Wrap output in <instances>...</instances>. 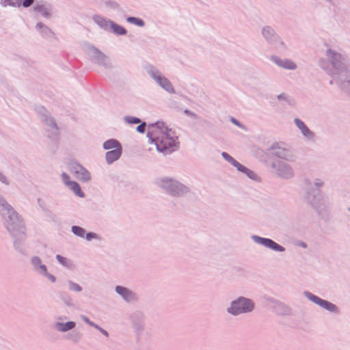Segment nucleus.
<instances>
[{
  "instance_id": "58836bf2",
  "label": "nucleus",
  "mask_w": 350,
  "mask_h": 350,
  "mask_svg": "<svg viewBox=\"0 0 350 350\" xmlns=\"http://www.w3.org/2000/svg\"><path fill=\"white\" fill-rule=\"evenodd\" d=\"M46 124L50 126H51L53 129L57 130V125L54 121V120L52 118H46L45 120Z\"/></svg>"
},
{
  "instance_id": "a19ab883",
  "label": "nucleus",
  "mask_w": 350,
  "mask_h": 350,
  "mask_svg": "<svg viewBox=\"0 0 350 350\" xmlns=\"http://www.w3.org/2000/svg\"><path fill=\"white\" fill-rule=\"evenodd\" d=\"M93 327H94L95 329H98L100 332H101L106 337H108L109 336V334L108 332L104 329L103 328H102L101 327H100L98 325L96 324V323H94V325H92Z\"/></svg>"
},
{
  "instance_id": "c85d7f7f",
  "label": "nucleus",
  "mask_w": 350,
  "mask_h": 350,
  "mask_svg": "<svg viewBox=\"0 0 350 350\" xmlns=\"http://www.w3.org/2000/svg\"><path fill=\"white\" fill-rule=\"evenodd\" d=\"M77 196L79 197H83L84 194L81 190V187L79 185L76 183L75 181H73L72 183H70V185L68 186Z\"/></svg>"
},
{
  "instance_id": "cd10ccee",
  "label": "nucleus",
  "mask_w": 350,
  "mask_h": 350,
  "mask_svg": "<svg viewBox=\"0 0 350 350\" xmlns=\"http://www.w3.org/2000/svg\"><path fill=\"white\" fill-rule=\"evenodd\" d=\"M66 338L70 341L76 343L81 340V334L79 332L74 330L67 334Z\"/></svg>"
},
{
  "instance_id": "1a4fd4ad",
  "label": "nucleus",
  "mask_w": 350,
  "mask_h": 350,
  "mask_svg": "<svg viewBox=\"0 0 350 350\" xmlns=\"http://www.w3.org/2000/svg\"><path fill=\"white\" fill-rule=\"evenodd\" d=\"M68 170L74 176L81 181L86 182L90 179V174L83 166L76 162L68 164Z\"/></svg>"
},
{
  "instance_id": "f8f14e48",
  "label": "nucleus",
  "mask_w": 350,
  "mask_h": 350,
  "mask_svg": "<svg viewBox=\"0 0 350 350\" xmlns=\"http://www.w3.org/2000/svg\"><path fill=\"white\" fill-rule=\"evenodd\" d=\"M323 198L319 189H308L305 195L306 202L312 207L317 208Z\"/></svg>"
},
{
  "instance_id": "ea45409f",
  "label": "nucleus",
  "mask_w": 350,
  "mask_h": 350,
  "mask_svg": "<svg viewBox=\"0 0 350 350\" xmlns=\"http://www.w3.org/2000/svg\"><path fill=\"white\" fill-rule=\"evenodd\" d=\"M56 259L63 266H67L68 265L66 258L63 257V256H62L61 255H59V254L56 255Z\"/></svg>"
},
{
  "instance_id": "de8ad7c7",
  "label": "nucleus",
  "mask_w": 350,
  "mask_h": 350,
  "mask_svg": "<svg viewBox=\"0 0 350 350\" xmlns=\"http://www.w3.org/2000/svg\"><path fill=\"white\" fill-rule=\"evenodd\" d=\"M231 122H232L234 124H235V125L238 126L239 127H241V124L239 123V122L238 120H237L235 118H231Z\"/></svg>"
},
{
  "instance_id": "a211bd4d",
  "label": "nucleus",
  "mask_w": 350,
  "mask_h": 350,
  "mask_svg": "<svg viewBox=\"0 0 350 350\" xmlns=\"http://www.w3.org/2000/svg\"><path fill=\"white\" fill-rule=\"evenodd\" d=\"M262 34L263 37L270 43L275 42L280 39L275 31L269 26L262 27Z\"/></svg>"
},
{
  "instance_id": "6ab92c4d",
  "label": "nucleus",
  "mask_w": 350,
  "mask_h": 350,
  "mask_svg": "<svg viewBox=\"0 0 350 350\" xmlns=\"http://www.w3.org/2000/svg\"><path fill=\"white\" fill-rule=\"evenodd\" d=\"M271 154L274 156L288 160L290 157L289 151L284 148L280 147L278 145H273L271 148Z\"/></svg>"
},
{
  "instance_id": "412c9836",
  "label": "nucleus",
  "mask_w": 350,
  "mask_h": 350,
  "mask_svg": "<svg viewBox=\"0 0 350 350\" xmlns=\"http://www.w3.org/2000/svg\"><path fill=\"white\" fill-rule=\"evenodd\" d=\"M31 263L34 270L39 274L46 273V267L42 263L40 258L38 256H33L31 259Z\"/></svg>"
},
{
  "instance_id": "9d476101",
  "label": "nucleus",
  "mask_w": 350,
  "mask_h": 350,
  "mask_svg": "<svg viewBox=\"0 0 350 350\" xmlns=\"http://www.w3.org/2000/svg\"><path fill=\"white\" fill-rule=\"evenodd\" d=\"M251 239L257 244L261 245L273 251L282 252L285 250L284 247L278 244L273 240L267 238H263L257 235H252Z\"/></svg>"
},
{
  "instance_id": "f03ea898",
  "label": "nucleus",
  "mask_w": 350,
  "mask_h": 350,
  "mask_svg": "<svg viewBox=\"0 0 350 350\" xmlns=\"http://www.w3.org/2000/svg\"><path fill=\"white\" fill-rule=\"evenodd\" d=\"M147 136L151 139V146L158 152L167 154L176 144L177 137L163 122L148 125Z\"/></svg>"
},
{
  "instance_id": "39448f33",
  "label": "nucleus",
  "mask_w": 350,
  "mask_h": 350,
  "mask_svg": "<svg viewBox=\"0 0 350 350\" xmlns=\"http://www.w3.org/2000/svg\"><path fill=\"white\" fill-rule=\"evenodd\" d=\"M160 187L172 196H183L189 191L187 187L177 180L171 178L161 179L159 183Z\"/></svg>"
},
{
  "instance_id": "c03bdc74",
  "label": "nucleus",
  "mask_w": 350,
  "mask_h": 350,
  "mask_svg": "<svg viewBox=\"0 0 350 350\" xmlns=\"http://www.w3.org/2000/svg\"><path fill=\"white\" fill-rule=\"evenodd\" d=\"M97 234L94 232H89L86 234L85 238L88 241H90L92 239H96Z\"/></svg>"
},
{
  "instance_id": "f257e3e1",
  "label": "nucleus",
  "mask_w": 350,
  "mask_h": 350,
  "mask_svg": "<svg viewBox=\"0 0 350 350\" xmlns=\"http://www.w3.org/2000/svg\"><path fill=\"white\" fill-rule=\"evenodd\" d=\"M0 215L2 217L5 228L14 239V247L18 250H21L26 237L25 226L18 214L1 195Z\"/></svg>"
},
{
  "instance_id": "37998d69",
  "label": "nucleus",
  "mask_w": 350,
  "mask_h": 350,
  "mask_svg": "<svg viewBox=\"0 0 350 350\" xmlns=\"http://www.w3.org/2000/svg\"><path fill=\"white\" fill-rule=\"evenodd\" d=\"M146 126V122H142V124H140L137 127V129H137V131L139 133H144V131H145Z\"/></svg>"
},
{
  "instance_id": "79ce46f5",
  "label": "nucleus",
  "mask_w": 350,
  "mask_h": 350,
  "mask_svg": "<svg viewBox=\"0 0 350 350\" xmlns=\"http://www.w3.org/2000/svg\"><path fill=\"white\" fill-rule=\"evenodd\" d=\"M80 318L90 326L94 325V322L91 321L86 316L81 315Z\"/></svg>"
},
{
  "instance_id": "dca6fc26",
  "label": "nucleus",
  "mask_w": 350,
  "mask_h": 350,
  "mask_svg": "<svg viewBox=\"0 0 350 350\" xmlns=\"http://www.w3.org/2000/svg\"><path fill=\"white\" fill-rule=\"evenodd\" d=\"M115 290H116V292L124 301H126L127 302H131V301H135L137 299L135 293L124 286H116Z\"/></svg>"
},
{
  "instance_id": "ddd939ff",
  "label": "nucleus",
  "mask_w": 350,
  "mask_h": 350,
  "mask_svg": "<svg viewBox=\"0 0 350 350\" xmlns=\"http://www.w3.org/2000/svg\"><path fill=\"white\" fill-rule=\"evenodd\" d=\"M271 60L278 67L284 70H295L297 68V64L293 60L287 58H280L278 56L272 55Z\"/></svg>"
},
{
  "instance_id": "7c9ffc66",
  "label": "nucleus",
  "mask_w": 350,
  "mask_h": 350,
  "mask_svg": "<svg viewBox=\"0 0 350 350\" xmlns=\"http://www.w3.org/2000/svg\"><path fill=\"white\" fill-rule=\"evenodd\" d=\"M109 29H111L114 33L120 35H124L126 33V30L124 27L111 22L110 28Z\"/></svg>"
},
{
  "instance_id": "8fccbe9b",
  "label": "nucleus",
  "mask_w": 350,
  "mask_h": 350,
  "mask_svg": "<svg viewBox=\"0 0 350 350\" xmlns=\"http://www.w3.org/2000/svg\"><path fill=\"white\" fill-rule=\"evenodd\" d=\"M65 303L66 304V305L69 306L70 304L68 303V301H66V302L65 301Z\"/></svg>"
},
{
  "instance_id": "bb28decb",
  "label": "nucleus",
  "mask_w": 350,
  "mask_h": 350,
  "mask_svg": "<svg viewBox=\"0 0 350 350\" xmlns=\"http://www.w3.org/2000/svg\"><path fill=\"white\" fill-rule=\"evenodd\" d=\"M94 21L100 27L105 29H109V28H110L112 22L110 21H107L105 18H103L100 16L95 17Z\"/></svg>"
},
{
  "instance_id": "4c0bfd02",
  "label": "nucleus",
  "mask_w": 350,
  "mask_h": 350,
  "mask_svg": "<svg viewBox=\"0 0 350 350\" xmlns=\"http://www.w3.org/2000/svg\"><path fill=\"white\" fill-rule=\"evenodd\" d=\"M61 176H62V179L63 182L64 183V184L66 186H69L70 183L73 182L72 180H70V177L66 173L63 172Z\"/></svg>"
},
{
  "instance_id": "c9c22d12",
  "label": "nucleus",
  "mask_w": 350,
  "mask_h": 350,
  "mask_svg": "<svg viewBox=\"0 0 350 350\" xmlns=\"http://www.w3.org/2000/svg\"><path fill=\"white\" fill-rule=\"evenodd\" d=\"M124 120L129 124H138L141 122L139 118L132 116H126Z\"/></svg>"
},
{
  "instance_id": "4be33fe9",
  "label": "nucleus",
  "mask_w": 350,
  "mask_h": 350,
  "mask_svg": "<svg viewBox=\"0 0 350 350\" xmlns=\"http://www.w3.org/2000/svg\"><path fill=\"white\" fill-rule=\"evenodd\" d=\"M121 147H118V148H116V149L107 152L105 158L107 163L110 164L118 159L121 155Z\"/></svg>"
},
{
  "instance_id": "5701e85b",
  "label": "nucleus",
  "mask_w": 350,
  "mask_h": 350,
  "mask_svg": "<svg viewBox=\"0 0 350 350\" xmlns=\"http://www.w3.org/2000/svg\"><path fill=\"white\" fill-rule=\"evenodd\" d=\"M6 4L12 7L24 8L30 7L34 2V0H5Z\"/></svg>"
},
{
  "instance_id": "f3484780",
  "label": "nucleus",
  "mask_w": 350,
  "mask_h": 350,
  "mask_svg": "<svg viewBox=\"0 0 350 350\" xmlns=\"http://www.w3.org/2000/svg\"><path fill=\"white\" fill-rule=\"evenodd\" d=\"M33 10L40 13L43 17L49 18L52 14L51 6L42 1H37L34 6Z\"/></svg>"
},
{
  "instance_id": "72a5a7b5",
  "label": "nucleus",
  "mask_w": 350,
  "mask_h": 350,
  "mask_svg": "<svg viewBox=\"0 0 350 350\" xmlns=\"http://www.w3.org/2000/svg\"><path fill=\"white\" fill-rule=\"evenodd\" d=\"M68 288L70 291H76V292H81L82 291V288L78 284H77L72 281H68Z\"/></svg>"
},
{
  "instance_id": "b1692460",
  "label": "nucleus",
  "mask_w": 350,
  "mask_h": 350,
  "mask_svg": "<svg viewBox=\"0 0 350 350\" xmlns=\"http://www.w3.org/2000/svg\"><path fill=\"white\" fill-rule=\"evenodd\" d=\"M232 165L234 166L239 172L245 174L250 178L252 180L257 179V175L253 171L249 170L238 161H235Z\"/></svg>"
},
{
  "instance_id": "6e6552de",
  "label": "nucleus",
  "mask_w": 350,
  "mask_h": 350,
  "mask_svg": "<svg viewBox=\"0 0 350 350\" xmlns=\"http://www.w3.org/2000/svg\"><path fill=\"white\" fill-rule=\"evenodd\" d=\"M149 75L153 80L163 90L169 93L173 94L175 92L174 89L170 82V81L163 77L161 73L154 68H150L148 70Z\"/></svg>"
},
{
  "instance_id": "393cba45",
  "label": "nucleus",
  "mask_w": 350,
  "mask_h": 350,
  "mask_svg": "<svg viewBox=\"0 0 350 350\" xmlns=\"http://www.w3.org/2000/svg\"><path fill=\"white\" fill-rule=\"evenodd\" d=\"M308 189H319L325 185V180L323 178L316 177L312 180H306Z\"/></svg>"
},
{
  "instance_id": "20e7f679",
  "label": "nucleus",
  "mask_w": 350,
  "mask_h": 350,
  "mask_svg": "<svg viewBox=\"0 0 350 350\" xmlns=\"http://www.w3.org/2000/svg\"><path fill=\"white\" fill-rule=\"evenodd\" d=\"M327 59H322L320 61V66L322 68L329 72L331 75H334V70H339L341 62V55L338 53L327 49L326 51Z\"/></svg>"
},
{
  "instance_id": "9b49d317",
  "label": "nucleus",
  "mask_w": 350,
  "mask_h": 350,
  "mask_svg": "<svg viewBox=\"0 0 350 350\" xmlns=\"http://www.w3.org/2000/svg\"><path fill=\"white\" fill-rule=\"evenodd\" d=\"M304 295L305 297L308 299L310 301H312L313 303L316 304L317 305L319 306L320 307L331 312H336V306L326 301L324 299H321L320 297L313 295L312 293L305 291L304 293Z\"/></svg>"
},
{
  "instance_id": "49530a36",
  "label": "nucleus",
  "mask_w": 350,
  "mask_h": 350,
  "mask_svg": "<svg viewBox=\"0 0 350 350\" xmlns=\"http://www.w3.org/2000/svg\"><path fill=\"white\" fill-rule=\"evenodd\" d=\"M0 181H1L3 183L6 184V185L8 184V178H6V176L5 175H3L1 173H0Z\"/></svg>"
},
{
  "instance_id": "7ed1b4c3",
  "label": "nucleus",
  "mask_w": 350,
  "mask_h": 350,
  "mask_svg": "<svg viewBox=\"0 0 350 350\" xmlns=\"http://www.w3.org/2000/svg\"><path fill=\"white\" fill-rule=\"evenodd\" d=\"M254 309V303L252 299L245 297H239L231 301L226 310L233 316H238L241 314L250 313Z\"/></svg>"
},
{
  "instance_id": "473e14b6",
  "label": "nucleus",
  "mask_w": 350,
  "mask_h": 350,
  "mask_svg": "<svg viewBox=\"0 0 350 350\" xmlns=\"http://www.w3.org/2000/svg\"><path fill=\"white\" fill-rule=\"evenodd\" d=\"M72 232H73V234H75V235L80 237H83V236L85 234L84 229L79 226H72Z\"/></svg>"
},
{
  "instance_id": "3c124183",
  "label": "nucleus",
  "mask_w": 350,
  "mask_h": 350,
  "mask_svg": "<svg viewBox=\"0 0 350 350\" xmlns=\"http://www.w3.org/2000/svg\"><path fill=\"white\" fill-rule=\"evenodd\" d=\"M302 246H303L304 247H306V245H305V244H302Z\"/></svg>"
},
{
  "instance_id": "0eeeda50",
  "label": "nucleus",
  "mask_w": 350,
  "mask_h": 350,
  "mask_svg": "<svg viewBox=\"0 0 350 350\" xmlns=\"http://www.w3.org/2000/svg\"><path fill=\"white\" fill-rule=\"evenodd\" d=\"M271 166L274 173L281 178L289 179L294 176L293 167L286 162L277 160L273 162Z\"/></svg>"
},
{
  "instance_id": "2f4dec72",
  "label": "nucleus",
  "mask_w": 350,
  "mask_h": 350,
  "mask_svg": "<svg viewBox=\"0 0 350 350\" xmlns=\"http://www.w3.org/2000/svg\"><path fill=\"white\" fill-rule=\"evenodd\" d=\"M126 21H127V22H129L130 23L135 24L139 27H143L144 25V21L138 18L131 16V17H128L126 18Z\"/></svg>"
},
{
  "instance_id": "423d86ee",
  "label": "nucleus",
  "mask_w": 350,
  "mask_h": 350,
  "mask_svg": "<svg viewBox=\"0 0 350 350\" xmlns=\"http://www.w3.org/2000/svg\"><path fill=\"white\" fill-rule=\"evenodd\" d=\"M87 53L90 58L97 64L104 66L105 68L111 69L113 65L108 56L92 45L87 46Z\"/></svg>"
},
{
  "instance_id": "f704fd0d",
  "label": "nucleus",
  "mask_w": 350,
  "mask_h": 350,
  "mask_svg": "<svg viewBox=\"0 0 350 350\" xmlns=\"http://www.w3.org/2000/svg\"><path fill=\"white\" fill-rule=\"evenodd\" d=\"M36 28L39 31H42L45 34L51 33V30L42 23H38L36 25Z\"/></svg>"
},
{
  "instance_id": "aec40b11",
  "label": "nucleus",
  "mask_w": 350,
  "mask_h": 350,
  "mask_svg": "<svg viewBox=\"0 0 350 350\" xmlns=\"http://www.w3.org/2000/svg\"><path fill=\"white\" fill-rule=\"evenodd\" d=\"M294 122L300 130L302 135L308 139H312L314 137L313 133L308 128V126L298 118H295Z\"/></svg>"
},
{
  "instance_id": "4468645a",
  "label": "nucleus",
  "mask_w": 350,
  "mask_h": 350,
  "mask_svg": "<svg viewBox=\"0 0 350 350\" xmlns=\"http://www.w3.org/2000/svg\"><path fill=\"white\" fill-rule=\"evenodd\" d=\"M64 319L63 317H59L57 318V321L53 323V327L59 332H67L72 330L76 326L75 321H67L62 322Z\"/></svg>"
},
{
  "instance_id": "2eb2a0df",
  "label": "nucleus",
  "mask_w": 350,
  "mask_h": 350,
  "mask_svg": "<svg viewBox=\"0 0 350 350\" xmlns=\"http://www.w3.org/2000/svg\"><path fill=\"white\" fill-rule=\"evenodd\" d=\"M338 80L342 88L350 94V74L345 69L337 71Z\"/></svg>"
},
{
  "instance_id": "c756f323",
  "label": "nucleus",
  "mask_w": 350,
  "mask_h": 350,
  "mask_svg": "<svg viewBox=\"0 0 350 350\" xmlns=\"http://www.w3.org/2000/svg\"><path fill=\"white\" fill-rule=\"evenodd\" d=\"M118 147H121L120 144L115 139H109L103 144V148L105 150L116 149Z\"/></svg>"
},
{
  "instance_id": "09e8293b",
  "label": "nucleus",
  "mask_w": 350,
  "mask_h": 350,
  "mask_svg": "<svg viewBox=\"0 0 350 350\" xmlns=\"http://www.w3.org/2000/svg\"><path fill=\"white\" fill-rule=\"evenodd\" d=\"M65 303L66 304V305L69 306L70 304L68 303V301H66V302L65 301Z\"/></svg>"
},
{
  "instance_id": "a878e982",
  "label": "nucleus",
  "mask_w": 350,
  "mask_h": 350,
  "mask_svg": "<svg viewBox=\"0 0 350 350\" xmlns=\"http://www.w3.org/2000/svg\"><path fill=\"white\" fill-rule=\"evenodd\" d=\"M133 326L135 329L140 330L144 327V323L142 319H144L142 312H136L131 316Z\"/></svg>"
},
{
  "instance_id": "a18cd8bd",
  "label": "nucleus",
  "mask_w": 350,
  "mask_h": 350,
  "mask_svg": "<svg viewBox=\"0 0 350 350\" xmlns=\"http://www.w3.org/2000/svg\"><path fill=\"white\" fill-rule=\"evenodd\" d=\"M41 275L46 276L52 282H55V277L53 275L49 273L47 271L46 273H42Z\"/></svg>"
},
{
  "instance_id": "e433bc0d",
  "label": "nucleus",
  "mask_w": 350,
  "mask_h": 350,
  "mask_svg": "<svg viewBox=\"0 0 350 350\" xmlns=\"http://www.w3.org/2000/svg\"><path fill=\"white\" fill-rule=\"evenodd\" d=\"M222 157L228 163H230L231 165H232L234 161H236L234 158H232L230 154L228 153L223 152L221 153Z\"/></svg>"
}]
</instances>
